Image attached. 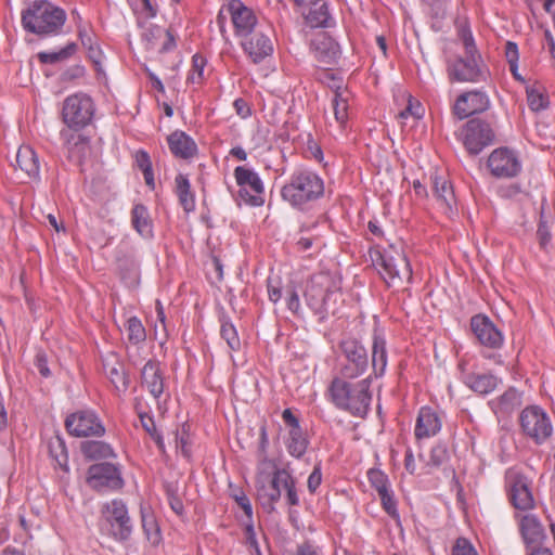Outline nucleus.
I'll return each instance as SVG.
<instances>
[{
	"mask_svg": "<svg viewBox=\"0 0 555 555\" xmlns=\"http://www.w3.org/2000/svg\"><path fill=\"white\" fill-rule=\"evenodd\" d=\"M340 281L327 272L313 274L307 282L305 299L311 310L325 319L328 313L335 314L341 300Z\"/></svg>",
	"mask_w": 555,
	"mask_h": 555,
	"instance_id": "nucleus-1",
	"label": "nucleus"
},
{
	"mask_svg": "<svg viewBox=\"0 0 555 555\" xmlns=\"http://www.w3.org/2000/svg\"><path fill=\"white\" fill-rule=\"evenodd\" d=\"M347 378L335 377L328 388L332 402L353 416L364 417L370 409L372 395L370 378L350 383Z\"/></svg>",
	"mask_w": 555,
	"mask_h": 555,
	"instance_id": "nucleus-2",
	"label": "nucleus"
},
{
	"mask_svg": "<svg viewBox=\"0 0 555 555\" xmlns=\"http://www.w3.org/2000/svg\"><path fill=\"white\" fill-rule=\"evenodd\" d=\"M66 21L63 9L46 0H36L22 13L25 30L38 36L57 35Z\"/></svg>",
	"mask_w": 555,
	"mask_h": 555,
	"instance_id": "nucleus-3",
	"label": "nucleus"
},
{
	"mask_svg": "<svg viewBox=\"0 0 555 555\" xmlns=\"http://www.w3.org/2000/svg\"><path fill=\"white\" fill-rule=\"evenodd\" d=\"M323 194L322 178L308 169L295 171L281 190L282 198L298 209H305L309 203L319 199Z\"/></svg>",
	"mask_w": 555,
	"mask_h": 555,
	"instance_id": "nucleus-4",
	"label": "nucleus"
},
{
	"mask_svg": "<svg viewBox=\"0 0 555 555\" xmlns=\"http://www.w3.org/2000/svg\"><path fill=\"white\" fill-rule=\"evenodd\" d=\"M378 267L382 279L388 286L395 285L403 280L411 281L412 269L406 257L392 246L378 253V257L374 262Z\"/></svg>",
	"mask_w": 555,
	"mask_h": 555,
	"instance_id": "nucleus-5",
	"label": "nucleus"
},
{
	"mask_svg": "<svg viewBox=\"0 0 555 555\" xmlns=\"http://www.w3.org/2000/svg\"><path fill=\"white\" fill-rule=\"evenodd\" d=\"M92 99L82 92L68 95L63 102V121L73 130H80L88 126L94 115Z\"/></svg>",
	"mask_w": 555,
	"mask_h": 555,
	"instance_id": "nucleus-6",
	"label": "nucleus"
},
{
	"mask_svg": "<svg viewBox=\"0 0 555 555\" xmlns=\"http://www.w3.org/2000/svg\"><path fill=\"white\" fill-rule=\"evenodd\" d=\"M447 73L451 81L459 82H478L486 80L487 77L481 55L473 54H464L454 60H448Z\"/></svg>",
	"mask_w": 555,
	"mask_h": 555,
	"instance_id": "nucleus-7",
	"label": "nucleus"
},
{
	"mask_svg": "<svg viewBox=\"0 0 555 555\" xmlns=\"http://www.w3.org/2000/svg\"><path fill=\"white\" fill-rule=\"evenodd\" d=\"M462 142L469 155H478L495 140L491 125L480 118L469 119L462 129Z\"/></svg>",
	"mask_w": 555,
	"mask_h": 555,
	"instance_id": "nucleus-8",
	"label": "nucleus"
},
{
	"mask_svg": "<svg viewBox=\"0 0 555 555\" xmlns=\"http://www.w3.org/2000/svg\"><path fill=\"white\" fill-rule=\"evenodd\" d=\"M340 349L345 359L340 367V378L353 379L361 376L369 366L365 347L357 339L348 338L340 343Z\"/></svg>",
	"mask_w": 555,
	"mask_h": 555,
	"instance_id": "nucleus-9",
	"label": "nucleus"
},
{
	"mask_svg": "<svg viewBox=\"0 0 555 555\" xmlns=\"http://www.w3.org/2000/svg\"><path fill=\"white\" fill-rule=\"evenodd\" d=\"M520 426L524 434L537 444L546 441L553 433L548 415L537 405L528 406L521 412Z\"/></svg>",
	"mask_w": 555,
	"mask_h": 555,
	"instance_id": "nucleus-10",
	"label": "nucleus"
},
{
	"mask_svg": "<svg viewBox=\"0 0 555 555\" xmlns=\"http://www.w3.org/2000/svg\"><path fill=\"white\" fill-rule=\"evenodd\" d=\"M102 515L109 525V531L116 540H127L132 526L126 504L121 500H113L102 507Z\"/></svg>",
	"mask_w": 555,
	"mask_h": 555,
	"instance_id": "nucleus-11",
	"label": "nucleus"
},
{
	"mask_svg": "<svg viewBox=\"0 0 555 555\" xmlns=\"http://www.w3.org/2000/svg\"><path fill=\"white\" fill-rule=\"evenodd\" d=\"M65 427L74 437H101L105 434L104 425L91 410H81L69 414L65 420Z\"/></svg>",
	"mask_w": 555,
	"mask_h": 555,
	"instance_id": "nucleus-12",
	"label": "nucleus"
},
{
	"mask_svg": "<svg viewBox=\"0 0 555 555\" xmlns=\"http://www.w3.org/2000/svg\"><path fill=\"white\" fill-rule=\"evenodd\" d=\"M236 183L240 185L238 195L251 206H261L264 203L263 184L258 173L238 166L234 170Z\"/></svg>",
	"mask_w": 555,
	"mask_h": 555,
	"instance_id": "nucleus-13",
	"label": "nucleus"
},
{
	"mask_svg": "<svg viewBox=\"0 0 555 555\" xmlns=\"http://www.w3.org/2000/svg\"><path fill=\"white\" fill-rule=\"evenodd\" d=\"M488 168L495 178L509 179L521 170L517 154L508 147H498L488 157Z\"/></svg>",
	"mask_w": 555,
	"mask_h": 555,
	"instance_id": "nucleus-14",
	"label": "nucleus"
},
{
	"mask_svg": "<svg viewBox=\"0 0 555 555\" xmlns=\"http://www.w3.org/2000/svg\"><path fill=\"white\" fill-rule=\"evenodd\" d=\"M87 482L96 491L117 490L124 485L118 467L106 462L93 464L89 467Z\"/></svg>",
	"mask_w": 555,
	"mask_h": 555,
	"instance_id": "nucleus-15",
	"label": "nucleus"
},
{
	"mask_svg": "<svg viewBox=\"0 0 555 555\" xmlns=\"http://www.w3.org/2000/svg\"><path fill=\"white\" fill-rule=\"evenodd\" d=\"M280 476V468H276L272 475H260L256 480L257 500L267 513L275 511V503L281 499L282 482L278 481Z\"/></svg>",
	"mask_w": 555,
	"mask_h": 555,
	"instance_id": "nucleus-16",
	"label": "nucleus"
},
{
	"mask_svg": "<svg viewBox=\"0 0 555 555\" xmlns=\"http://www.w3.org/2000/svg\"><path fill=\"white\" fill-rule=\"evenodd\" d=\"M227 14L230 15L235 34L240 37H247L259 27L253 10L241 0H231L227 5Z\"/></svg>",
	"mask_w": 555,
	"mask_h": 555,
	"instance_id": "nucleus-17",
	"label": "nucleus"
},
{
	"mask_svg": "<svg viewBox=\"0 0 555 555\" xmlns=\"http://www.w3.org/2000/svg\"><path fill=\"white\" fill-rule=\"evenodd\" d=\"M268 27H258L251 35L242 40L243 50L256 64L262 62L273 52V44L269 37Z\"/></svg>",
	"mask_w": 555,
	"mask_h": 555,
	"instance_id": "nucleus-18",
	"label": "nucleus"
},
{
	"mask_svg": "<svg viewBox=\"0 0 555 555\" xmlns=\"http://www.w3.org/2000/svg\"><path fill=\"white\" fill-rule=\"evenodd\" d=\"M489 105L490 101L485 92L479 90L468 91L459 95L453 105V113L459 119H465L470 115L487 111Z\"/></svg>",
	"mask_w": 555,
	"mask_h": 555,
	"instance_id": "nucleus-19",
	"label": "nucleus"
},
{
	"mask_svg": "<svg viewBox=\"0 0 555 555\" xmlns=\"http://www.w3.org/2000/svg\"><path fill=\"white\" fill-rule=\"evenodd\" d=\"M470 326L481 345L492 349H498L502 346L503 335L488 317L481 314L473 317Z\"/></svg>",
	"mask_w": 555,
	"mask_h": 555,
	"instance_id": "nucleus-20",
	"label": "nucleus"
},
{
	"mask_svg": "<svg viewBox=\"0 0 555 555\" xmlns=\"http://www.w3.org/2000/svg\"><path fill=\"white\" fill-rule=\"evenodd\" d=\"M440 429L441 420L438 414L429 406L421 408L415 424V437L417 439L429 438L437 435Z\"/></svg>",
	"mask_w": 555,
	"mask_h": 555,
	"instance_id": "nucleus-21",
	"label": "nucleus"
},
{
	"mask_svg": "<svg viewBox=\"0 0 555 555\" xmlns=\"http://www.w3.org/2000/svg\"><path fill=\"white\" fill-rule=\"evenodd\" d=\"M142 386L155 398L159 399L164 392V377L159 362L149 360L141 371Z\"/></svg>",
	"mask_w": 555,
	"mask_h": 555,
	"instance_id": "nucleus-22",
	"label": "nucleus"
},
{
	"mask_svg": "<svg viewBox=\"0 0 555 555\" xmlns=\"http://www.w3.org/2000/svg\"><path fill=\"white\" fill-rule=\"evenodd\" d=\"M170 152L177 158L190 159L197 154L195 141L184 131L176 130L167 138Z\"/></svg>",
	"mask_w": 555,
	"mask_h": 555,
	"instance_id": "nucleus-23",
	"label": "nucleus"
},
{
	"mask_svg": "<svg viewBox=\"0 0 555 555\" xmlns=\"http://www.w3.org/2000/svg\"><path fill=\"white\" fill-rule=\"evenodd\" d=\"M103 369L111 383L118 392H125L129 386V377L124 364L116 354L111 353L103 360Z\"/></svg>",
	"mask_w": 555,
	"mask_h": 555,
	"instance_id": "nucleus-24",
	"label": "nucleus"
},
{
	"mask_svg": "<svg viewBox=\"0 0 555 555\" xmlns=\"http://www.w3.org/2000/svg\"><path fill=\"white\" fill-rule=\"evenodd\" d=\"M520 532L526 550L541 545L546 538L541 522L533 515H526L521 518Z\"/></svg>",
	"mask_w": 555,
	"mask_h": 555,
	"instance_id": "nucleus-25",
	"label": "nucleus"
},
{
	"mask_svg": "<svg viewBox=\"0 0 555 555\" xmlns=\"http://www.w3.org/2000/svg\"><path fill=\"white\" fill-rule=\"evenodd\" d=\"M15 168H18L28 178H37L39 175V159L36 152L29 145H22L15 155Z\"/></svg>",
	"mask_w": 555,
	"mask_h": 555,
	"instance_id": "nucleus-26",
	"label": "nucleus"
},
{
	"mask_svg": "<svg viewBox=\"0 0 555 555\" xmlns=\"http://www.w3.org/2000/svg\"><path fill=\"white\" fill-rule=\"evenodd\" d=\"M116 268L121 280L127 284L132 285L137 283L139 264L131 253L119 249L116 256Z\"/></svg>",
	"mask_w": 555,
	"mask_h": 555,
	"instance_id": "nucleus-27",
	"label": "nucleus"
},
{
	"mask_svg": "<svg viewBox=\"0 0 555 555\" xmlns=\"http://www.w3.org/2000/svg\"><path fill=\"white\" fill-rule=\"evenodd\" d=\"M433 191L444 212H452L456 203L452 184L447 179L435 176L433 178Z\"/></svg>",
	"mask_w": 555,
	"mask_h": 555,
	"instance_id": "nucleus-28",
	"label": "nucleus"
},
{
	"mask_svg": "<svg viewBox=\"0 0 555 555\" xmlns=\"http://www.w3.org/2000/svg\"><path fill=\"white\" fill-rule=\"evenodd\" d=\"M387 366V348L385 338L374 331L372 344V367L376 377L385 373Z\"/></svg>",
	"mask_w": 555,
	"mask_h": 555,
	"instance_id": "nucleus-29",
	"label": "nucleus"
},
{
	"mask_svg": "<svg viewBox=\"0 0 555 555\" xmlns=\"http://www.w3.org/2000/svg\"><path fill=\"white\" fill-rule=\"evenodd\" d=\"M176 194L179 203L185 212H191L195 209V196L191 191V183L186 176L179 173L176 179Z\"/></svg>",
	"mask_w": 555,
	"mask_h": 555,
	"instance_id": "nucleus-30",
	"label": "nucleus"
},
{
	"mask_svg": "<svg viewBox=\"0 0 555 555\" xmlns=\"http://www.w3.org/2000/svg\"><path fill=\"white\" fill-rule=\"evenodd\" d=\"M464 383L475 392L487 395L495 389L498 378L492 374H469L465 376Z\"/></svg>",
	"mask_w": 555,
	"mask_h": 555,
	"instance_id": "nucleus-31",
	"label": "nucleus"
},
{
	"mask_svg": "<svg viewBox=\"0 0 555 555\" xmlns=\"http://www.w3.org/2000/svg\"><path fill=\"white\" fill-rule=\"evenodd\" d=\"M511 501L517 509L526 511L533 507V498L526 482L517 480L511 490Z\"/></svg>",
	"mask_w": 555,
	"mask_h": 555,
	"instance_id": "nucleus-32",
	"label": "nucleus"
},
{
	"mask_svg": "<svg viewBox=\"0 0 555 555\" xmlns=\"http://www.w3.org/2000/svg\"><path fill=\"white\" fill-rule=\"evenodd\" d=\"M131 223L140 235L144 237L152 235V221L147 208L144 205H134L131 210Z\"/></svg>",
	"mask_w": 555,
	"mask_h": 555,
	"instance_id": "nucleus-33",
	"label": "nucleus"
},
{
	"mask_svg": "<svg viewBox=\"0 0 555 555\" xmlns=\"http://www.w3.org/2000/svg\"><path fill=\"white\" fill-rule=\"evenodd\" d=\"M332 79L335 82L333 86L335 88V92L332 100L335 119L339 124H344L348 119V100L347 96H345L346 91L341 90L340 80H336L334 77H332Z\"/></svg>",
	"mask_w": 555,
	"mask_h": 555,
	"instance_id": "nucleus-34",
	"label": "nucleus"
},
{
	"mask_svg": "<svg viewBox=\"0 0 555 555\" xmlns=\"http://www.w3.org/2000/svg\"><path fill=\"white\" fill-rule=\"evenodd\" d=\"M81 452L90 460H101L115 456L112 447L98 440H89L81 443Z\"/></svg>",
	"mask_w": 555,
	"mask_h": 555,
	"instance_id": "nucleus-35",
	"label": "nucleus"
},
{
	"mask_svg": "<svg viewBox=\"0 0 555 555\" xmlns=\"http://www.w3.org/2000/svg\"><path fill=\"white\" fill-rule=\"evenodd\" d=\"M61 138L69 153H75L77 155H83L89 140L87 137L77 133L76 131H72V129H64L61 131Z\"/></svg>",
	"mask_w": 555,
	"mask_h": 555,
	"instance_id": "nucleus-36",
	"label": "nucleus"
},
{
	"mask_svg": "<svg viewBox=\"0 0 555 555\" xmlns=\"http://www.w3.org/2000/svg\"><path fill=\"white\" fill-rule=\"evenodd\" d=\"M311 7L306 15V21L311 27H330L331 15L327 4L320 0L319 4H309Z\"/></svg>",
	"mask_w": 555,
	"mask_h": 555,
	"instance_id": "nucleus-37",
	"label": "nucleus"
},
{
	"mask_svg": "<svg viewBox=\"0 0 555 555\" xmlns=\"http://www.w3.org/2000/svg\"><path fill=\"white\" fill-rule=\"evenodd\" d=\"M309 440L302 429L289 430L286 448L292 456L300 459L307 451Z\"/></svg>",
	"mask_w": 555,
	"mask_h": 555,
	"instance_id": "nucleus-38",
	"label": "nucleus"
},
{
	"mask_svg": "<svg viewBox=\"0 0 555 555\" xmlns=\"http://www.w3.org/2000/svg\"><path fill=\"white\" fill-rule=\"evenodd\" d=\"M315 55L319 61L325 64L334 63L337 57V44L328 37H322L315 43Z\"/></svg>",
	"mask_w": 555,
	"mask_h": 555,
	"instance_id": "nucleus-39",
	"label": "nucleus"
},
{
	"mask_svg": "<svg viewBox=\"0 0 555 555\" xmlns=\"http://www.w3.org/2000/svg\"><path fill=\"white\" fill-rule=\"evenodd\" d=\"M139 418L143 429L155 441L157 448L162 453H165V443L163 436L157 430L154 417L146 412H139Z\"/></svg>",
	"mask_w": 555,
	"mask_h": 555,
	"instance_id": "nucleus-40",
	"label": "nucleus"
},
{
	"mask_svg": "<svg viewBox=\"0 0 555 555\" xmlns=\"http://www.w3.org/2000/svg\"><path fill=\"white\" fill-rule=\"evenodd\" d=\"M77 50L75 42L68 43L66 47L56 52H40L38 53V60L42 64H54L61 61L69 59Z\"/></svg>",
	"mask_w": 555,
	"mask_h": 555,
	"instance_id": "nucleus-41",
	"label": "nucleus"
},
{
	"mask_svg": "<svg viewBox=\"0 0 555 555\" xmlns=\"http://www.w3.org/2000/svg\"><path fill=\"white\" fill-rule=\"evenodd\" d=\"M280 476L282 478H278V481L282 482V489L286 491L287 504L291 506L298 505L299 498L295 486V479L286 469L283 468L280 469Z\"/></svg>",
	"mask_w": 555,
	"mask_h": 555,
	"instance_id": "nucleus-42",
	"label": "nucleus"
},
{
	"mask_svg": "<svg viewBox=\"0 0 555 555\" xmlns=\"http://www.w3.org/2000/svg\"><path fill=\"white\" fill-rule=\"evenodd\" d=\"M527 102L533 112L545 109L548 106V96L535 86H527Z\"/></svg>",
	"mask_w": 555,
	"mask_h": 555,
	"instance_id": "nucleus-43",
	"label": "nucleus"
},
{
	"mask_svg": "<svg viewBox=\"0 0 555 555\" xmlns=\"http://www.w3.org/2000/svg\"><path fill=\"white\" fill-rule=\"evenodd\" d=\"M135 163L143 172L145 183L154 188V173L150 155L143 150L138 151L135 153Z\"/></svg>",
	"mask_w": 555,
	"mask_h": 555,
	"instance_id": "nucleus-44",
	"label": "nucleus"
},
{
	"mask_svg": "<svg viewBox=\"0 0 555 555\" xmlns=\"http://www.w3.org/2000/svg\"><path fill=\"white\" fill-rule=\"evenodd\" d=\"M126 330L128 340L134 345L144 341L146 338L145 328L137 317L128 319Z\"/></svg>",
	"mask_w": 555,
	"mask_h": 555,
	"instance_id": "nucleus-45",
	"label": "nucleus"
},
{
	"mask_svg": "<svg viewBox=\"0 0 555 555\" xmlns=\"http://www.w3.org/2000/svg\"><path fill=\"white\" fill-rule=\"evenodd\" d=\"M521 403L520 393L514 389L509 388L499 398V406L503 412H511L515 408L519 406Z\"/></svg>",
	"mask_w": 555,
	"mask_h": 555,
	"instance_id": "nucleus-46",
	"label": "nucleus"
},
{
	"mask_svg": "<svg viewBox=\"0 0 555 555\" xmlns=\"http://www.w3.org/2000/svg\"><path fill=\"white\" fill-rule=\"evenodd\" d=\"M367 478H369L371 486L377 491V493L389 490L388 476L380 469H378V468L369 469Z\"/></svg>",
	"mask_w": 555,
	"mask_h": 555,
	"instance_id": "nucleus-47",
	"label": "nucleus"
},
{
	"mask_svg": "<svg viewBox=\"0 0 555 555\" xmlns=\"http://www.w3.org/2000/svg\"><path fill=\"white\" fill-rule=\"evenodd\" d=\"M221 337L227 341L228 346L232 350H238L241 347V341L237 336L236 328L234 325L228 321H222L221 323V330H220Z\"/></svg>",
	"mask_w": 555,
	"mask_h": 555,
	"instance_id": "nucleus-48",
	"label": "nucleus"
},
{
	"mask_svg": "<svg viewBox=\"0 0 555 555\" xmlns=\"http://www.w3.org/2000/svg\"><path fill=\"white\" fill-rule=\"evenodd\" d=\"M142 527L143 530L147 537V539L153 543L156 544L159 541V529L157 527V524L155 521V518L152 514H145L142 511Z\"/></svg>",
	"mask_w": 555,
	"mask_h": 555,
	"instance_id": "nucleus-49",
	"label": "nucleus"
},
{
	"mask_svg": "<svg viewBox=\"0 0 555 555\" xmlns=\"http://www.w3.org/2000/svg\"><path fill=\"white\" fill-rule=\"evenodd\" d=\"M423 111L421 103L409 95L408 104L405 108L398 114V117L400 119H408L409 117H412L414 120H417L422 118Z\"/></svg>",
	"mask_w": 555,
	"mask_h": 555,
	"instance_id": "nucleus-50",
	"label": "nucleus"
},
{
	"mask_svg": "<svg viewBox=\"0 0 555 555\" xmlns=\"http://www.w3.org/2000/svg\"><path fill=\"white\" fill-rule=\"evenodd\" d=\"M448 459L449 453L447 447L444 444L438 443L431 448L427 465L439 467L444 462H447Z\"/></svg>",
	"mask_w": 555,
	"mask_h": 555,
	"instance_id": "nucleus-51",
	"label": "nucleus"
},
{
	"mask_svg": "<svg viewBox=\"0 0 555 555\" xmlns=\"http://www.w3.org/2000/svg\"><path fill=\"white\" fill-rule=\"evenodd\" d=\"M378 496L380 499V503L385 512L392 518H398V509H397V502L393 499L392 492L389 490L383 491L378 493Z\"/></svg>",
	"mask_w": 555,
	"mask_h": 555,
	"instance_id": "nucleus-52",
	"label": "nucleus"
},
{
	"mask_svg": "<svg viewBox=\"0 0 555 555\" xmlns=\"http://www.w3.org/2000/svg\"><path fill=\"white\" fill-rule=\"evenodd\" d=\"M206 65V60L199 55L195 54L192 57V73L189 75L188 80L191 82H199L203 78L204 67Z\"/></svg>",
	"mask_w": 555,
	"mask_h": 555,
	"instance_id": "nucleus-53",
	"label": "nucleus"
},
{
	"mask_svg": "<svg viewBox=\"0 0 555 555\" xmlns=\"http://www.w3.org/2000/svg\"><path fill=\"white\" fill-rule=\"evenodd\" d=\"M188 428H189V426L183 425L181 431L176 433L177 449H180V451L184 457L191 456Z\"/></svg>",
	"mask_w": 555,
	"mask_h": 555,
	"instance_id": "nucleus-54",
	"label": "nucleus"
},
{
	"mask_svg": "<svg viewBox=\"0 0 555 555\" xmlns=\"http://www.w3.org/2000/svg\"><path fill=\"white\" fill-rule=\"evenodd\" d=\"M269 447V438L267 434V428L264 425L260 427V438H259V446L257 451V457L260 463H267L268 462V455H267V449Z\"/></svg>",
	"mask_w": 555,
	"mask_h": 555,
	"instance_id": "nucleus-55",
	"label": "nucleus"
},
{
	"mask_svg": "<svg viewBox=\"0 0 555 555\" xmlns=\"http://www.w3.org/2000/svg\"><path fill=\"white\" fill-rule=\"evenodd\" d=\"M452 555H477V553L467 539L459 538L452 548Z\"/></svg>",
	"mask_w": 555,
	"mask_h": 555,
	"instance_id": "nucleus-56",
	"label": "nucleus"
},
{
	"mask_svg": "<svg viewBox=\"0 0 555 555\" xmlns=\"http://www.w3.org/2000/svg\"><path fill=\"white\" fill-rule=\"evenodd\" d=\"M286 305H287V308L294 314H299L300 300H299V295L294 286L286 287Z\"/></svg>",
	"mask_w": 555,
	"mask_h": 555,
	"instance_id": "nucleus-57",
	"label": "nucleus"
},
{
	"mask_svg": "<svg viewBox=\"0 0 555 555\" xmlns=\"http://www.w3.org/2000/svg\"><path fill=\"white\" fill-rule=\"evenodd\" d=\"M35 365L43 377H49L51 375V372L48 367V359L44 352L40 351L36 354Z\"/></svg>",
	"mask_w": 555,
	"mask_h": 555,
	"instance_id": "nucleus-58",
	"label": "nucleus"
},
{
	"mask_svg": "<svg viewBox=\"0 0 555 555\" xmlns=\"http://www.w3.org/2000/svg\"><path fill=\"white\" fill-rule=\"evenodd\" d=\"M505 56L507 60L508 65L518 64V47L515 42L507 41L505 44Z\"/></svg>",
	"mask_w": 555,
	"mask_h": 555,
	"instance_id": "nucleus-59",
	"label": "nucleus"
},
{
	"mask_svg": "<svg viewBox=\"0 0 555 555\" xmlns=\"http://www.w3.org/2000/svg\"><path fill=\"white\" fill-rule=\"evenodd\" d=\"M322 481V473L319 466H315L308 478V489L311 493L315 492Z\"/></svg>",
	"mask_w": 555,
	"mask_h": 555,
	"instance_id": "nucleus-60",
	"label": "nucleus"
},
{
	"mask_svg": "<svg viewBox=\"0 0 555 555\" xmlns=\"http://www.w3.org/2000/svg\"><path fill=\"white\" fill-rule=\"evenodd\" d=\"M537 236H538L540 246L542 248H545L546 245L551 241V233H550L548 227L542 221L539 224V228L537 231Z\"/></svg>",
	"mask_w": 555,
	"mask_h": 555,
	"instance_id": "nucleus-61",
	"label": "nucleus"
},
{
	"mask_svg": "<svg viewBox=\"0 0 555 555\" xmlns=\"http://www.w3.org/2000/svg\"><path fill=\"white\" fill-rule=\"evenodd\" d=\"M284 423L289 427V430L302 429L299 425L298 418L293 414L289 409H285L282 413Z\"/></svg>",
	"mask_w": 555,
	"mask_h": 555,
	"instance_id": "nucleus-62",
	"label": "nucleus"
},
{
	"mask_svg": "<svg viewBox=\"0 0 555 555\" xmlns=\"http://www.w3.org/2000/svg\"><path fill=\"white\" fill-rule=\"evenodd\" d=\"M233 106L236 114L242 118H246L251 114V109L244 99H236L233 103Z\"/></svg>",
	"mask_w": 555,
	"mask_h": 555,
	"instance_id": "nucleus-63",
	"label": "nucleus"
},
{
	"mask_svg": "<svg viewBox=\"0 0 555 555\" xmlns=\"http://www.w3.org/2000/svg\"><path fill=\"white\" fill-rule=\"evenodd\" d=\"M237 505L244 511L247 517H251L253 508L249 499L245 495V493L241 492V494H236L234 496Z\"/></svg>",
	"mask_w": 555,
	"mask_h": 555,
	"instance_id": "nucleus-64",
	"label": "nucleus"
}]
</instances>
